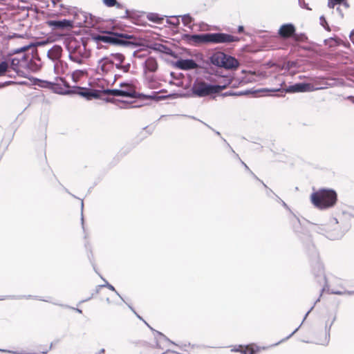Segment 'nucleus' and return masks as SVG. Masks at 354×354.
I'll use <instances>...</instances> for the list:
<instances>
[{
  "label": "nucleus",
  "mask_w": 354,
  "mask_h": 354,
  "mask_svg": "<svg viewBox=\"0 0 354 354\" xmlns=\"http://www.w3.org/2000/svg\"><path fill=\"white\" fill-rule=\"evenodd\" d=\"M37 46V44H35L34 43H30L29 44L24 46L21 47V48H17L12 50L11 52H10V54L11 55L19 54V53H25V52H26L27 50H28L30 49H32V53H31L30 55H33L35 56L34 59L37 62H40V58L39 57V55L37 54V51L35 49V46Z\"/></svg>",
  "instance_id": "obj_13"
},
{
  "label": "nucleus",
  "mask_w": 354,
  "mask_h": 354,
  "mask_svg": "<svg viewBox=\"0 0 354 354\" xmlns=\"http://www.w3.org/2000/svg\"><path fill=\"white\" fill-rule=\"evenodd\" d=\"M63 49L59 45H54L47 52V57L53 62L61 60Z\"/></svg>",
  "instance_id": "obj_16"
},
{
  "label": "nucleus",
  "mask_w": 354,
  "mask_h": 354,
  "mask_svg": "<svg viewBox=\"0 0 354 354\" xmlns=\"http://www.w3.org/2000/svg\"><path fill=\"white\" fill-rule=\"evenodd\" d=\"M336 10L339 14V15L342 17H343V13H342V10L340 9V8L337 7Z\"/></svg>",
  "instance_id": "obj_58"
},
{
  "label": "nucleus",
  "mask_w": 354,
  "mask_h": 354,
  "mask_svg": "<svg viewBox=\"0 0 354 354\" xmlns=\"http://www.w3.org/2000/svg\"><path fill=\"white\" fill-rule=\"evenodd\" d=\"M92 39L97 44L105 43L113 46L132 48L137 47L140 44L138 39L132 35L119 33L111 30L103 31L98 34H93Z\"/></svg>",
  "instance_id": "obj_1"
},
{
  "label": "nucleus",
  "mask_w": 354,
  "mask_h": 354,
  "mask_svg": "<svg viewBox=\"0 0 354 354\" xmlns=\"http://www.w3.org/2000/svg\"><path fill=\"white\" fill-rule=\"evenodd\" d=\"M140 97H142L147 100H156L157 101L165 99L166 96H160L157 95L156 92H152V95H145V94H138Z\"/></svg>",
  "instance_id": "obj_27"
},
{
  "label": "nucleus",
  "mask_w": 354,
  "mask_h": 354,
  "mask_svg": "<svg viewBox=\"0 0 354 354\" xmlns=\"http://www.w3.org/2000/svg\"><path fill=\"white\" fill-rule=\"evenodd\" d=\"M60 80L64 83V85L66 86V87H69L68 83L63 79V78H59Z\"/></svg>",
  "instance_id": "obj_60"
},
{
  "label": "nucleus",
  "mask_w": 354,
  "mask_h": 354,
  "mask_svg": "<svg viewBox=\"0 0 354 354\" xmlns=\"http://www.w3.org/2000/svg\"><path fill=\"white\" fill-rule=\"evenodd\" d=\"M158 69V63L153 57H149L145 62V70L149 72H156Z\"/></svg>",
  "instance_id": "obj_20"
},
{
  "label": "nucleus",
  "mask_w": 354,
  "mask_h": 354,
  "mask_svg": "<svg viewBox=\"0 0 354 354\" xmlns=\"http://www.w3.org/2000/svg\"><path fill=\"white\" fill-rule=\"evenodd\" d=\"M299 5L301 8L311 10L312 9L308 6V4L305 2V0H298Z\"/></svg>",
  "instance_id": "obj_43"
},
{
  "label": "nucleus",
  "mask_w": 354,
  "mask_h": 354,
  "mask_svg": "<svg viewBox=\"0 0 354 354\" xmlns=\"http://www.w3.org/2000/svg\"><path fill=\"white\" fill-rule=\"evenodd\" d=\"M129 307L130 308V309L137 315V317L142 320L145 324H147V326L152 330L154 332V335H155V337L157 339V346H160V343H166V344H173V342H171L165 335H163L162 333H161L160 332H158L156 330H154L153 328H151L145 320L142 319V318L138 315L136 312L135 310H133V308L131 306H129Z\"/></svg>",
  "instance_id": "obj_14"
},
{
  "label": "nucleus",
  "mask_w": 354,
  "mask_h": 354,
  "mask_svg": "<svg viewBox=\"0 0 354 354\" xmlns=\"http://www.w3.org/2000/svg\"><path fill=\"white\" fill-rule=\"evenodd\" d=\"M39 352H40V354H47V353L48 352V349L46 348V349L41 351Z\"/></svg>",
  "instance_id": "obj_63"
},
{
  "label": "nucleus",
  "mask_w": 354,
  "mask_h": 354,
  "mask_svg": "<svg viewBox=\"0 0 354 354\" xmlns=\"http://www.w3.org/2000/svg\"><path fill=\"white\" fill-rule=\"evenodd\" d=\"M102 287H106L108 288L109 290H112V291H114L116 295L122 300L124 301L123 298L121 297V295L116 291V290L115 289V288L110 283H109L107 281H106L105 284H103V285H100V286H97L96 287V291L95 292L97 293L99 292V289H100Z\"/></svg>",
  "instance_id": "obj_32"
},
{
  "label": "nucleus",
  "mask_w": 354,
  "mask_h": 354,
  "mask_svg": "<svg viewBox=\"0 0 354 354\" xmlns=\"http://www.w3.org/2000/svg\"><path fill=\"white\" fill-rule=\"evenodd\" d=\"M11 37L12 38H17H17H22L23 37L21 35H20L15 33Z\"/></svg>",
  "instance_id": "obj_61"
},
{
  "label": "nucleus",
  "mask_w": 354,
  "mask_h": 354,
  "mask_svg": "<svg viewBox=\"0 0 354 354\" xmlns=\"http://www.w3.org/2000/svg\"><path fill=\"white\" fill-rule=\"evenodd\" d=\"M147 19L154 23L160 24L162 21L163 20V17L159 16V15L156 13H149L147 15Z\"/></svg>",
  "instance_id": "obj_29"
},
{
  "label": "nucleus",
  "mask_w": 354,
  "mask_h": 354,
  "mask_svg": "<svg viewBox=\"0 0 354 354\" xmlns=\"http://www.w3.org/2000/svg\"><path fill=\"white\" fill-rule=\"evenodd\" d=\"M183 39L188 44L193 46H198L203 44H230L239 41V37L224 32L185 34Z\"/></svg>",
  "instance_id": "obj_2"
},
{
  "label": "nucleus",
  "mask_w": 354,
  "mask_h": 354,
  "mask_svg": "<svg viewBox=\"0 0 354 354\" xmlns=\"http://www.w3.org/2000/svg\"><path fill=\"white\" fill-rule=\"evenodd\" d=\"M81 15L83 17L82 21L79 22V25L80 26H92V22L89 21V19H91V16L88 17L86 13H81Z\"/></svg>",
  "instance_id": "obj_34"
},
{
  "label": "nucleus",
  "mask_w": 354,
  "mask_h": 354,
  "mask_svg": "<svg viewBox=\"0 0 354 354\" xmlns=\"http://www.w3.org/2000/svg\"><path fill=\"white\" fill-rule=\"evenodd\" d=\"M337 200V193L330 189H320L310 195L311 203L319 209H326L333 207Z\"/></svg>",
  "instance_id": "obj_4"
},
{
  "label": "nucleus",
  "mask_w": 354,
  "mask_h": 354,
  "mask_svg": "<svg viewBox=\"0 0 354 354\" xmlns=\"http://www.w3.org/2000/svg\"><path fill=\"white\" fill-rule=\"evenodd\" d=\"M31 59V55L29 53H24L21 58L19 59L21 66L27 67L30 59Z\"/></svg>",
  "instance_id": "obj_35"
},
{
  "label": "nucleus",
  "mask_w": 354,
  "mask_h": 354,
  "mask_svg": "<svg viewBox=\"0 0 354 354\" xmlns=\"http://www.w3.org/2000/svg\"><path fill=\"white\" fill-rule=\"evenodd\" d=\"M320 24L324 26L326 30H329L330 28L327 24L326 20L324 16H321L319 18Z\"/></svg>",
  "instance_id": "obj_44"
},
{
  "label": "nucleus",
  "mask_w": 354,
  "mask_h": 354,
  "mask_svg": "<svg viewBox=\"0 0 354 354\" xmlns=\"http://www.w3.org/2000/svg\"><path fill=\"white\" fill-rule=\"evenodd\" d=\"M104 93L108 95L115 96V97H129L132 96V93H130L127 91H124L122 89H106L104 90Z\"/></svg>",
  "instance_id": "obj_19"
},
{
  "label": "nucleus",
  "mask_w": 354,
  "mask_h": 354,
  "mask_svg": "<svg viewBox=\"0 0 354 354\" xmlns=\"http://www.w3.org/2000/svg\"><path fill=\"white\" fill-rule=\"evenodd\" d=\"M317 268H318L317 275H322L324 274L322 266L320 263H317Z\"/></svg>",
  "instance_id": "obj_50"
},
{
  "label": "nucleus",
  "mask_w": 354,
  "mask_h": 354,
  "mask_svg": "<svg viewBox=\"0 0 354 354\" xmlns=\"http://www.w3.org/2000/svg\"><path fill=\"white\" fill-rule=\"evenodd\" d=\"M35 84L37 85L41 88H53L55 83L49 82L47 80H42L39 79H35Z\"/></svg>",
  "instance_id": "obj_23"
},
{
  "label": "nucleus",
  "mask_w": 354,
  "mask_h": 354,
  "mask_svg": "<svg viewBox=\"0 0 354 354\" xmlns=\"http://www.w3.org/2000/svg\"><path fill=\"white\" fill-rule=\"evenodd\" d=\"M318 301H319V299H317V301L315 302L314 305H313V306L310 308V310L306 313V314L305 315V317H304V319H303V322L306 319V318L307 317V316L308 315V314L310 313V311L313 309V308H314V306H315V304H316Z\"/></svg>",
  "instance_id": "obj_51"
},
{
  "label": "nucleus",
  "mask_w": 354,
  "mask_h": 354,
  "mask_svg": "<svg viewBox=\"0 0 354 354\" xmlns=\"http://www.w3.org/2000/svg\"><path fill=\"white\" fill-rule=\"evenodd\" d=\"M241 163L244 165L245 169L248 170L255 179H257V180H260V179L250 169V168L244 162L241 161Z\"/></svg>",
  "instance_id": "obj_47"
},
{
  "label": "nucleus",
  "mask_w": 354,
  "mask_h": 354,
  "mask_svg": "<svg viewBox=\"0 0 354 354\" xmlns=\"http://www.w3.org/2000/svg\"><path fill=\"white\" fill-rule=\"evenodd\" d=\"M354 29L351 32L350 35H349V37L351 39V40L353 41V43H354Z\"/></svg>",
  "instance_id": "obj_56"
},
{
  "label": "nucleus",
  "mask_w": 354,
  "mask_h": 354,
  "mask_svg": "<svg viewBox=\"0 0 354 354\" xmlns=\"http://www.w3.org/2000/svg\"><path fill=\"white\" fill-rule=\"evenodd\" d=\"M178 17L182 18V21L185 26H189L190 24L194 21L193 18L191 17L189 14L179 15Z\"/></svg>",
  "instance_id": "obj_33"
},
{
  "label": "nucleus",
  "mask_w": 354,
  "mask_h": 354,
  "mask_svg": "<svg viewBox=\"0 0 354 354\" xmlns=\"http://www.w3.org/2000/svg\"><path fill=\"white\" fill-rule=\"evenodd\" d=\"M292 38L296 41H304L307 39V37L304 33H296V31L295 32V35L292 36Z\"/></svg>",
  "instance_id": "obj_41"
},
{
  "label": "nucleus",
  "mask_w": 354,
  "mask_h": 354,
  "mask_svg": "<svg viewBox=\"0 0 354 354\" xmlns=\"http://www.w3.org/2000/svg\"><path fill=\"white\" fill-rule=\"evenodd\" d=\"M111 56L113 57L115 61H118V63L115 64V66L116 68L122 70L124 73H127L129 71L131 68V64L129 63L122 65L125 57L121 53H111Z\"/></svg>",
  "instance_id": "obj_15"
},
{
  "label": "nucleus",
  "mask_w": 354,
  "mask_h": 354,
  "mask_svg": "<svg viewBox=\"0 0 354 354\" xmlns=\"http://www.w3.org/2000/svg\"><path fill=\"white\" fill-rule=\"evenodd\" d=\"M222 140H223V142H225V143L227 144V147H228L230 149V150H231V151H232L235 154V156H236L239 159H240V158H239V155H238V154H236V153H235L234 151L232 149V148L230 147V145L227 142L226 140H225V139H224V138H222Z\"/></svg>",
  "instance_id": "obj_52"
},
{
  "label": "nucleus",
  "mask_w": 354,
  "mask_h": 354,
  "mask_svg": "<svg viewBox=\"0 0 354 354\" xmlns=\"http://www.w3.org/2000/svg\"><path fill=\"white\" fill-rule=\"evenodd\" d=\"M205 79L197 77L193 82L190 91L192 96L205 97L217 94L223 91V86L216 85L217 79L210 75L204 76Z\"/></svg>",
  "instance_id": "obj_3"
},
{
  "label": "nucleus",
  "mask_w": 354,
  "mask_h": 354,
  "mask_svg": "<svg viewBox=\"0 0 354 354\" xmlns=\"http://www.w3.org/2000/svg\"><path fill=\"white\" fill-rule=\"evenodd\" d=\"M166 48V46H164V45H162V44H159L158 45V48H156L155 49L159 50V51H162V49H165Z\"/></svg>",
  "instance_id": "obj_54"
},
{
  "label": "nucleus",
  "mask_w": 354,
  "mask_h": 354,
  "mask_svg": "<svg viewBox=\"0 0 354 354\" xmlns=\"http://www.w3.org/2000/svg\"><path fill=\"white\" fill-rule=\"evenodd\" d=\"M225 57V53L218 51L213 53L209 57V62L214 66L221 67L223 64V58Z\"/></svg>",
  "instance_id": "obj_18"
},
{
  "label": "nucleus",
  "mask_w": 354,
  "mask_h": 354,
  "mask_svg": "<svg viewBox=\"0 0 354 354\" xmlns=\"http://www.w3.org/2000/svg\"><path fill=\"white\" fill-rule=\"evenodd\" d=\"M35 56L33 55H31V59H30V62L27 66V68H29L31 71H37L41 68V64L38 62H37L34 59Z\"/></svg>",
  "instance_id": "obj_26"
},
{
  "label": "nucleus",
  "mask_w": 354,
  "mask_h": 354,
  "mask_svg": "<svg viewBox=\"0 0 354 354\" xmlns=\"http://www.w3.org/2000/svg\"><path fill=\"white\" fill-rule=\"evenodd\" d=\"M295 31V27L292 24H285L280 27L278 34L281 38L286 39L292 37Z\"/></svg>",
  "instance_id": "obj_12"
},
{
  "label": "nucleus",
  "mask_w": 354,
  "mask_h": 354,
  "mask_svg": "<svg viewBox=\"0 0 354 354\" xmlns=\"http://www.w3.org/2000/svg\"><path fill=\"white\" fill-rule=\"evenodd\" d=\"M10 68H11L13 71L18 73L17 68L19 66H21L20 60L18 58H13L11 59L10 63H9Z\"/></svg>",
  "instance_id": "obj_36"
},
{
  "label": "nucleus",
  "mask_w": 354,
  "mask_h": 354,
  "mask_svg": "<svg viewBox=\"0 0 354 354\" xmlns=\"http://www.w3.org/2000/svg\"><path fill=\"white\" fill-rule=\"evenodd\" d=\"M251 91L249 90H246L244 91H240V92H233V91H227L225 93H223L222 94V96L226 97V96H241V95H245L250 93Z\"/></svg>",
  "instance_id": "obj_30"
},
{
  "label": "nucleus",
  "mask_w": 354,
  "mask_h": 354,
  "mask_svg": "<svg viewBox=\"0 0 354 354\" xmlns=\"http://www.w3.org/2000/svg\"><path fill=\"white\" fill-rule=\"evenodd\" d=\"M83 208H84V203H83V201L82 200L81 201V211H82V223H83L84 222V218H83Z\"/></svg>",
  "instance_id": "obj_55"
},
{
  "label": "nucleus",
  "mask_w": 354,
  "mask_h": 354,
  "mask_svg": "<svg viewBox=\"0 0 354 354\" xmlns=\"http://www.w3.org/2000/svg\"><path fill=\"white\" fill-rule=\"evenodd\" d=\"M328 292H330L331 294L334 295H354V291H346V290H337L335 289H328Z\"/></svg>",
  "instance_id": "obj_37"
},
{
  "label": "nucleus",
  "mask_w": 354,
  "mask_h": 354,
  "mask_svg": "<svg viewBox=\"0 0 354 354\" xmlns=\"http://www.w3.org/2000/svg\"><path fill=\"white\" fill-rule=\"evenodd\" d=\"M314 230L317 233L324 234L330 240L341 239L346 231V230H342V227H340L338 221L335 218H330L326 224L315 225Z\"/></svg>",
  "instance_id": "obj_6"
},
{
  "label": "nucleus",
  "mask_w": 354,
  "mask_h": 354,
  "mask_svg": "<svg viewBox=\"0 0 354 354\" xmlns=\"http://www.w3.org/2000/svg\"><path fill=\"white\" fill-rule=\"evenodd\" d=\"M31 296H15V295H6V296H0V301L5 300V299H20L22 298H30Z\"/></svg>",
  "instance_id": "obj_39"
},
{
  "label": "nucleus",
  "mask_w": 354,
  "mask_h": 354,
  "mask_svg": "<svg viewBox=\"0 0 354 354\" xmlns=\"http://www.w3.org/2000/svg\"><path fill=\"white\" fill-rule=\"evenodd\" d=\"M340 3H342L340 1H339L338 0H328V6L330 8H333L335 7V6H336L337 4H340Z\"/></svg>",
  "instance_id": "obj_45"
},
{
  "label": "nucleus",
  "mask_w": 354,
  "mask_h": 354,
  "mask_svg": "<svg viewBox=\"0 0 354 354\" xmlns=\"http://www.w3.org/2000/svg\"><path fill=\"white\" fill-rule=\"evenodd\" d=\"M68 58L78 64H82L91 57L90 50L86 49V44L75 39L70 41L66 45Z\"/></svg>",
  "instance_id": "obj_5"
},
{
  "label": "nucleus",
  "mask_w": 354,
  "mask_h": 354,
  "mask_svg": "<svg viewBox=\"0 0 354 354\" xmlns=\"http://www.w3.org/2000/svg\"><path fill=\"white\" fill-rule=\"evenodd\" d=\"M16 84V82H13V81H6L5 82L0 83V87H1V88H2L6 86L12 85V84Z\"/></svg>",
  "instance_id": "obj_48"
},
{
  "label": "nucleus",
  "mask_w": 354,
  "mask_h": 354,
  "mask_svg": "<svg viewBox=\"0 0 354 354\" xmlns=\"http://www.w3.org/2000/svg\"><path fill=\"white\" fill-rule=\"evenodd\" d=\"M262 185L264 186V187L266 189V194L268 196H271V194H274V193L272 192V190L267 187V185L262 181L259 180Z\"/></svg>",
  "instance_id": "obj_46"
},
{
  "label": "nucleus",
  "mask_w": 354,
  "mask_h": 354,
  "mask_svg": "<svg viewBox=\"0 0 354 354\" xmlns=\"http://www.w3.org/2000/svg\"><path fill=\"white\" fill-rule=\"evenodd\" d=\"M239 66L238 60L230 55L225 53V57L223 58V64H222V68L225 69L234 70L236 69Z\"/></svg>",
  "instance_id": "obj_17"
},
{
  "label": "nucleus",
  "mask_w": 354,
  "mask_h": 354,
  "mask_svg": "<svg viewBox=\"0 0 354 354\" xmlns=\"http://www.w3.org/2000/svg\"><path fill=\"white\" fill-rule=\"evenodd\" d=\"M62 0H51V2L54 6L57 4V3L60 2Z\"/></svg>",
  "instance_id": "obj_64"
},
{
  "label": "nucleus",
  "mask_w": 354,
  "mask_h": 354,
  "mask_svg": "<svg viewBox=\"0 0 354 354\" xmlns=\"http://www.w3.org/2000/svg\"><path fill=\"white\" fill-rule=\"evenodd\" d=\"M104 4L107 7L115 6L117 8L122 9L124 8L123 5L118 2L116 0H102Z\"/></svg>",
  "instance_id": "obj_28"
},
{
  "label": "nucleus",
  "mask_w": 354,
  "mask_h": 354,
  "mask_svg": "<svg viewBox=\"0 0 354 354\" xmlns=\"http://www.w3.org/2000/svg\"><path fill=\"white\" fill-rule=\"evenodd\" d=\"M46 23L48 26L52 28V29L54 30H68L73 27V21L66 19H63L61 20H48Z\"/></svg>",
  "instance_id": "obj_10"
},
{
  "label": "nucleus",
  "mask_w": 354,
  "mask_h": 354,
  "mask_svg": "<svg viewBox=\"0 0 354 354\" xmlns=\"http://www.w3.org/2000/svg\"><path fill=\"white\" fill-rule=\"evenodd\" d=\"M129 10H126L125 11V16L122 17L123 18H129Z\"/></svg>",
  "instance_id": "obj_62"
},
{
  "label": "nucleus",
  "mask_w": 354,
  "mask_h": 354,
  "mask_svg": "<svg viewBox=\"0 0 354 354\" xmlns=\"http://www.w3.org/2000/svg\"><path fill=\"white\" fill-rule=\"evenodd\" d=\"M174 66L184 71L196 69L199 67L198 64L192 59H179L174 64Z\"/></svg>",
  "instance_id": "obj_11"
},
{
  "label": "nucleus",
  "mask_w": 354,
  "mask_h": 354,
  "mask_svg": "<svg viewBox=\"0 0 354 354\" xmlns=\"http://www.w3.org/2000/svg\"><path fill=\"white\" fill-rule=\"evenodd\" d=\"M124 88L123 89L124 91H127L130 93H132V96H129L128 97H131V98H134V97H139L138 94L139 93H137L133 88V86L131 84L128 85L126 87H124Z\"/></svg>",
  "instance_id": "obj_40"
},
{
  "label": "nucleus",
  "mask_w": 354,
  "mask_h": 354,
  "mask_svg": "<svg viewBox=\"0 0 354 354\" xmlns=\"http://www.w3.org/2000/svg\"><path fill=\"white\" fill-rule=\"evenodd\" d=\"M323 88L324 87H320V88ZM317 89H319V88H315L310 83L299 82L286 87L284 91L286 93H304L313 91Z\"/></svg>",
  "instance_id": "obj_8"
},
{
  "label": "nucleus",
  "mask_w": 354,
  "mask_h": 354,
  "mask_svg": "<svg viewBox=\"0 0 354 354\" xmlns=\"http://www.w3.org/2000/svg\"><path fill=\"white\" fill-rule=\"evenodd\" d=\"M221 77H223L222 81H219L217 80V82H216V85L223 86V90L225 89L228 86H230L232 82V78L228 76L221 75Z\"/></svg>",
  "instance_id": "obj_24"
},
{
  "label": "nucleus",
  "mask_w": 354,
  "mask_h": 354,
  "mask_svg": "<svg viewBox=\"0 0 354 354\" xmlns=\"http://www.w3.org/2000/svg\"><path fill=\"white\" fill-rule=\"evenodd\" d=\"M324 42L326 44H328L330 47L337 46L340 44L339 39L333 37H330L328 39H325Z\"/></svg>",
  "instance_id": "obj_38"
},
{
  "label": "nucleus",
  "mask_w": 354,
  "mask_h": 354,
  "mask_svg": "<svg viewBox=\"0 0 354 354\" xmlns=\"http://www.w3.org/2000/svg\"><path fill=\"white\" fill-rule=\"evenodd\" d=\"M86 73H86V70H77L74 72V74H77L80 76H83V75H86Z\"/></svg>",
  "instance_id": "obj_49"
},
{
  "label": "nucleus",
  "mask_w": 354,
  "mask_h": 354,
  "mask_svg": "<svg viewBox=\"0 0 354 354\" xmlns=\"http://www.w3.org/2000/svg\"><path fill=\"white\" fill-rule=\"evenodd\" d=\"M171 17L174 18L175 21H171L167 20V22L171 25L174 26H176V27L178 26L180 24L179 17L178 16H171Z\"/></svg>",
  "instance_id": "obj_42"
},
{
  "label": "nucleus",
  "mask_w": 354,
  "mask_h": 354,
  "mask_svg": "<svg viewBox=\"0 0 354 354\" xmlns=\"http://www.w3.org/2000/svg\"><path fill=\"white\" fill-rule=\"evenodd\" d=\"M336 320V315H334L331 322L329 323L328 321H327L326 322V324H325V338L321 342H319V344H322V345H324V344H326L328 341H329V338H330V328H331V326L333 324V323L335 322V321Z\"/></svg>",
  "instance_id": "obj_21"
},
{
  "label": "nucleus",
  "mask_w": 354,
  "mask_h": 354,
  "mask_svg": "<svg viewBox=\"0 0 354 354\" xmlns=\"http://www.w3.org/2000/svg\"><path fill=\"white\" fill-rule=\"evenodd\" d=\"M10 65L8 61L0 62V77L3 76L9 71Z\"/></svg>",
  "instance_id": "obj_31"
},
{
  "label": "nucleus",
  "mask_w": 354,
  "mask_h": 354,
  "mask_svg": "<svg viewBox=\"0 0 354 354\" xmlns=\"http://www.w3.org/2000/svg\"><path fill=\"white\" fill-rule=\"evenodd\" d=\"M111 57L113 58L110 55L109 56L104 57L98 60L97 70L100 71L102 75L106 74L113 70L115 66V60L114 59H111Z\"/></svg>",
  "instance_id": "obj_9"
},
{
  "label": "nucleus",
  "mask_w": 354,
  "mask_h": 354,
  "mask_svg": "<svg viewBox=\"0 0 354 354\" xmlns=\"http://www.w3.org/2000/svg\"><path fill=\"white\" fill-rule=\"evenodd\" d=\"M79 95L82 97H86L88 100H91L93 97H97V95L93 91L84 88V91L79 92Z\"/></svg>",
  "instance_id": "obj_25"
},
{
  "label": "nucleus",
  "mask_w": 354,
  "mask_h": 354,
  "mask_svg": "<svg viewBox=\"0 0 354 354\" xmlns=\"http://www.w3.org/2000/svg\"><path fill=\"white\" fill-rule=\"evenodd\" d=\"M129 84H130L127 83V82H122V83L120 84V86L123 88V87L127 86Z\"/></svg>",
  "instance_id": "obj_59"
},
{
  "label": "nucleus",
  "mask_w": 354,
  "mask_h": 354,
  "mask_svg": "<svg viewBox=\"0 0 354 354\" xmlns=\"http://www.w3.org/2000/svg\"><path fill=\"white\" fill-rule=\"evenodd\" d=\"M237 30H238V32L241 33L244 31V27L243 26H239L238 27Z\"/></svg>",
  "instance_id": "obj_57"
},
{
  "label": "nucleus",
  "mask_w": 354,
  "mask_h": 354,
  "mask_svg": "<svg viewBox=\"0 0 354 354\" xmlns=\"http://www.w3.org/2000/svg\"><path fill=\"white\" fill-rule=\"evenodd\" d=\"M0 352L9 353H11V354H19L18 353H17L15 351H9V350L1 349V348H0Z\"/></svg>",
  "instance_id": "obj_53"
},
{
  "label": "nucleus",
  "mask_w": 354,
  "mask_h": 354,
  "mask_svg": "<svg viewBox=\"0 0 354 354\" xmlns=\"http://www.w3.org/2000/svg\"><path fill=\"white\" fill-rule=\"evenodd\" d=\"M54 72L59 75L64 73V68H66V63H64L62 60H58L54 62Z\"/></svg>",
  "instance_id": "obj_22"
},
{
  "label": "nucleus",
  "mask_w": 354,
  "mask_h": 354,
  "mask_svg": "<svg viewBox=\"0 0 354 354\" xmlns=\"http://www.w3.org/2000/svg\"><path fill=\"white\" fill-rule=\"evenodd\" d=\"M277 344L278 343L268 346H259L256 344H250L244 346L242 345H235L231 346L230 352L240 353L241 354H255L257 353L268 351L270 348Z\"/></svg>",
  "instance_id": "obj_7"
}]
</instances>
